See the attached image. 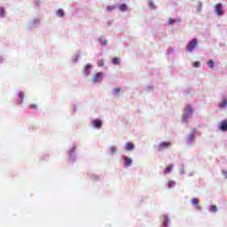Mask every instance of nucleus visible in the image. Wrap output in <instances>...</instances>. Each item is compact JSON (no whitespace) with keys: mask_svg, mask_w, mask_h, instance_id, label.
<instances>
[{"mask_svg":"<svg viewBox=\"0 0 227 227\" xmlns=\"http://www.w3.org/2000/svg\"><path fill=\"white\" fill-rule=\"evenodd\" d=\"M189 114H192V106L188 105L184 107V114H183V121H187Z\"/></svg>","mask_w":227,"mask_h":227,"instance_id":"obj_1","label":"nucleus"},{"mask_svg":"<svg viewBox=\"0 0 227 227\" xmlns=\"http://www.w3.org/2000/svg\"><path fill=\"white\" fill-rule=\"evenodd\" d=\"M103 76L104 74L102 73H97L96 74L92 75L90 82L93 84H96V82H100V79H102Z\"/></svg>","mask_w":227,"mask_h":227,"instance_id":"obj_2","label":"nucleus"},{"mask_svg":"<svg viewBox=\"0 0 227 227\" xmlns=\"http://www.w3.org/2000/svg\"><path fill=\"white\" fill-rule=\"evenodd\" d=\"M171 146V142H161L158 145V152H162V150H166Z\"/></svg>","mask_w":227,"mask_h":227,"instance_id":"obj_3","label":"nucleus"},{"mask_svg":"<svg viewBox=\"0 0 227 227\" xmlns=\"http://www.w3.org/2000/svg\"><path fill=\"white\" fill-rule=\"evenodd\" d=\"M198 45V39H192L189 44H188V51L190 52H192L194 49H196V46Z\"/></svg>","mask_w":227,"mask_h":227,"instance_id":"obj_4","label":"nucleus"},{"mask_svg":"<svg viewBox=\"0 0 227 227\" xmlns=\"http://www.w3.org/2000/svg\"><path fill=\"white\" fill-rule=\"evenodd\" d=\"M215 12L217 15H224V11H223V4H216L215 5Z\"/></svg>","mask_w":227,"mask_h":227,"instance_id":"obj_5","label":"nucleus"},{"mask_svg":"<svg viewBox=\"0 0 227 227\" xmlns=\"http://www.w3.org/2000/svg\"><path fill=\"white\" fill-rule=\"evenodd\" d=\"M92 125L95 127V129H100L102 127V121L100 120H93Z\"/></svg>","mask_w":227,"mask_h":227,"instance_id":"obj_6","label":"nucleus"},{"mask_svg":"<svg viewBox=\"0 0 227 227\" xmlns=\"http://www.w3.org/2000/svg\"><path fill=\"white\" fill-rule=\"evenodd\" d=\"M123 159L125 160V163H124L125 168H129V166H132V159L131 158L124 156Z\"/></svg>","mask_w":227,"mask_h":227,"instance_id":"obj_7","label":"nucleus"},{"mask_svg":"<svg viewBox=\"0 0 227 227\" xmlns=\"http://www.w3.org/2000/svg\"><path fill=\"white\" fill-rule=\"evenodd\" d=\"M220 130H222L223 132H226L227 131V121H223L220 124Z\"/></svg>","mask_w":227,"mask_h":227,"instance_id":"obj_8","label":"nucleus"},{"mask_svg":"<svg viewBox=\"0 0 227 227\" xmlns=\"http://www.w3.org/2000/svg\"><path fill=\"white\" fill-rule=\"evenodd\" d=\"M93 68V66L91 64H87L85 68H84V74L86 75H90V71Z\"/></svg>","mask_w":227,"mask_h":227,"instance_id":"obj_9","label":"nucleus"},{"mask_svg":"<svg viewBox=\"0 0 227 227\" xmlns=\"http://www.w3.org/2000/svg\"><path fill=\"white\" fill-rule=\"evenodd\" d=\"M196 131H192V133H190L188 135V137H187V143H192V141H194V134H195Z\"/></svg>","mask_w":227,"mask_h":227,"instance_id":"obj_10","label":"nucleus"},{"mask_svg":"<svg viewBox=\"0 0 227 227\" xmlns=\"http://www.w3.org/2000/svg\"><path fill=\"white\" fill-rule=\"evenodd\" d=\"M126 150L128 152H130L131 150H134V144L130 143V142H128L126 144Z\"/></svg>","mask_w":227,"mask_h":227,"instance_id":"obj_11","label":"nucleus"},{"mask_svg":"<svg viewBox=\"0 0 227 227\" xmlns=\"http://www.w3.org/2000/svg\"><path fill=\"white\" fill-rule=\"evenodd\" d=\"M56 13L58 17H63L65 15V12H63V9H59Z\"/></svg>","mask_w":227,"mask_h":227,"instance_id":"obj_12","label":"nucleus"},{"mask_svg":"<svg viewBox=\"0 0 227 227\" xmlns=\"http://www.w3.org/2000/svg\"><path fill=\"white\" fill-rule=\"evenodd\" d=\"M192 203L194 205V207H198V205H200V200H198L196 198H193L192 199Z\"/></svg>","mask_w":227,"mask_h":227,"instance_id":"obj_13","label":"nucleus"},{"mask_svg":"<svg viewBox=\"0 0 227 227\" xmlns=\"http://www.w3.org/2000/svg\"><path fill=\"white\" fill-rule=\"evenodd\" d=\"M173 171V166H169L167 168H165L164 173L168 175V173H171Z\"/></svg>","mask_w":227,"mask_h":227,"instance_id":"obj_14","label":"nucleus"},{"mask_svg":"<svg viewBox=\"0 0 227 227\" xmlns=\"http://www.w3.org/2000/svg\"><path fill=\"white\" fill-rule=\"evenodd\" d=\"M226 106H227V100H223L222 103H220L218 105V107L223 109V108L226 107Z\"/></svg>","mask_w":227,"mask_h":227,"instance_id":"obj_15","label":"nucleus"},{"mask_svg":"<svg viewBox=\"0 0 227 227\" xmlns=\"http://www.w3.org/2000/svg\"><path fill=\"white\" fill-rule=\"evenodd\" d=\"M176 185V183L174 180L168 181V189H171V187H175Z\"/></svg>","mask_w":227,"mask_h":227,"instance_id":"obj_16","label":"nucleus"},{"mask_svg":"<svg viewBox=\"0 0 227 227\" xmlns=\"http://www.w3.org/2000/svg\"><path fill=\"white\" fill-rule=\"evenodd\" d=\"M112 63H113V65H120V59H118V58H114V59H112Z\"/></svg>","mask_w":227,"mask_h":227,"instance_id":"obj_17","label":"nucleus"},{"mask_svg":"<svg viewBox=\"0 0 227 227\" xmlns=\"http://www.w3.org/2000/svg\"><path fill=\"white\" fill-rule=\"evenodd\" d=\"M119 10H120L121 12H126V10H127V4H121V5L119 7Z\"/></svg>","mask_w":227,"mask_h":227,"instance_id":"obj_18","label":"nucleus"},{"mask_svg":"<svg viewBox=\"0 0 227 227\" xmlns=\"http://www.w3.org/2000/svg\"><path fill=\"white\" fill-rule=\"evenodd\" d=\"M116 9V5H108L106 7L107 12H113V10Z\"/></svg>","mask_w":227,"mask_h":227,"instance_id":"obj_19","label":"nucleus"},{"mask_svg":"<svg viewBox=\"0 0 227 227\" xmlns=\"http://www.w3.org/2000/svg\"><path fill=\"white\" fill-rule=\"evenodd\" d=\"M5 13L4 7H0V17H4Z\"/></svg>","mask_w":227,"mask_h":227,"instance_id":"obj_20","label":"nucleus"},{"mask_svg":"<svg viewBox=\"0 0 227 227\" xmlns=\"http://www.w3.org/2000/svg\"><path fill=\"white\" fill-rule=\"evenodd\" d=\"M207 67L209 68H214V60H208L207 61Z\"/></svg>","mask_w":227,"mask_h":227,"instance_id":"obj_21","label":"nucleus"},{"mask_svg":"<svg viewBox=\"0 0 227 227\" xmlns=\"http://www.w3.org/2000/svg\"><path fill=\"white\" fill-rule=\"evenodd\" d=\"M149 8H151V10H155V4H153V2H150Z\"/></svg>","mask_w":227,"mask_h":227,"instance_id":"obj_22","label":"nucleus"},{"mask_svg":"<svg viewBox=\"0 0 227 227\" xmlns=\"http://www.w3.org/2000/svg\"><path fill=\"white\" fill-rule=\"evenodd\" d=\"M176 22V20H173L171 18L168 19V24L171 26Z\"/></svg>","mask_w":227,"mask_h":227,"instance_id":"obj_23","label":"nucleus"},{"mask_svg":"<svg viewBox=\"0 0 227 227\" xmlns=\"http://www.w3.org/2000/svg\"><path fill=\"white\" fill-rule=\"evenodd\" d=\"M210 211L211 212H217V206H215V205L211 206Z\"/></svg>","mask_w":227,"mask_h":227,"instance_id":"obj_24","label":"nucleus"},{"mask_svg":"<svg viewBox=\"0 0 227 227\" xmlns=\"http://www.w3.org/2000/svg\"><path fill=\"white\" fill-rule=\"evenodd\" d=\"M200 65H201V63H200V61H196V62L193 63L194 68H199Z\"/></svg>","mask_w":227,"mask_h":227,"instance_id":"obj_25","label":"nucleus"},{"mask_svg":"<svg viewBox=\"0 0 227 227\" xmlns=\"http://www.w3.org/2000/svg\"><path fill=\"white\" fill-rule=\"evenodd\" d=\"M19 97H20V104H22V100H24V93H22V92H20L19 93Z\"/></svg>","mask_w":227,"mask_h":227,"instance_id":"obj_26","label":"nucleus"},{"mask_svg":"<svg viewBox=\"0 0 227 227\" xmlns=\"http://www.w3.org/2000/svg\"><path fill=\"white\" fill-rule=\"evenodd\" d=\"M110 151L113 154L116 153V147L114 146L110 147Z\"/></svg>","mask_w":227,"mask_h":227,"instance_id":"obj_27","label":"nucleus"},{"mask_svg":"<svg viewBox=\"0 0 227 227\" xmlns=\"http://www.w3.org/2000/svg\"><path fill=\"white\" fill-rule=\"evenodd\" d=\"M30 108H31V109H38V105H36V104H32V105H30Z\"/></svg>","mask_w":227,"mask_h":227,"instance_id":"obj_28","label":"nucleus"},{"mask_svg":"<svg viewBox=\"0 0 227 227\" xmlns=\"http://www.w3.org/2000/svg\"><path fill=\"white\" fill-rule=\"evenodd\" d=\"M114 93L115 95H118V94L120 93V88H115V89H114Z\"/></svg>","mask_w":227,"mask_h":227,"instance_id":"obj_29","label":"nucleus"},{"mask_svg":"<svg viewBox=\"0 0 227 227\" xmlns=\"http://www.w3.org/2000/svg\"><path fill=\"white\" fill-rule=\"evenodd\" d=\"M197 12H201V4H199L197 5Z\"/></svg>","mask_w":227,"mask_h":227,"instance_id":"obj_30","label":"nucleus"},{"mask_svg":"<svg viewBox=\"0 0 227 227\" xmlns=\"http://www.w3.org/2000/svg\"><path fill=\"white\" fill-rule=\"evenodd\" d=\"M98 67H104V59L98 61Z\"/></svg>","mask_w":227,"mask_h":227,"instance_id":"obj_31","label":"nucleus"},{"mask_svg":"<svg viewBox=\"0 0 227 227\" xmlns=\"http://www.w3.org/2000/svg\"><path fill=\"white\" fill-rule=\"evenodd\" d=\"M222 173H223L224 178H227V171L226 170H222Z\"/></svg>","mask_w":227,"mask_h":227,"instance_id":"obj_32","label":"nucleus"},{"mask_svg":"<svg viewBox=\"0 0 227 227\" xmlns=\"http://www.w3.org/2000/svg\"><path fill=\"white\" fill-rule=\"evenodd\" d=\"M75 152V147H73L72 150L70 151V153H74Z\"/></svg>","mask_w":227,"mask_h":227,"instance_id":"obj_33","label":"nucleus"},{"mask_svg":"<svg viewBox=\"0 0 227 227\" xmlns=\"http://www.w3.org/2000/svg\"><path fill=\"white\" fill-rule=\"evenodd\" d=\"M165 226H168V218H167V222L165 223Z\"/></svg>","mask_w":227,"mask_h":227,"instance_id":"obj_34","label":"nucleus"}]
</instances>
